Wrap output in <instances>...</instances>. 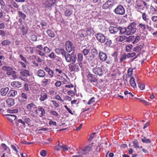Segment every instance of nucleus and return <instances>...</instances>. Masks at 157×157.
Instances as JSON below:
<instances>
[{
    "label": "nucleus",
    "mask_w": 157,
    "mask_h": 157,
    "mask_svg": "<svg viewBox=\"0 0 157 157\" xmlns=\"http://www.w3.org/2000/svg\"><path fill=\"white\" fill-rule=\"evenodd\" d=\"M78 36L81 37H84L86 36V32L83 29H81L78 31Z\"/></svg>",
    "instance_id": "obj_30"
},
{
    "label": "nucleus",
    "mask_w": 157,
    "mask_h": 157,
    "mask_svg": "<svg viewBox=\"0 0 157 157\" xmlns=\"http://www.w3.org/2000/svg\"><path fill=\"white\" fill-rule=\"evenodd\" d=\"M151 20H152L153 24L157 23V16L154 15L151 17Z\"/></svg>",
    "instance_id": "obj_48"
},
{
    "label": "nucleus",
    "mask_w": 157,
    "mask_h": 157,
    "mask_svg": "<svg viewBox=\"0 0 157 157\" xmlns=\"http://www.w3.org/2000/svg\"><path fill=\"white\" fill-rule=\"evenodd\" d=\"M21 123L23 125L25 126V122L24 120H22L21 119H19L17 121H16V124L17 126H19V123Z\"/></svg>",
    "instance_id": "obj_41"
},
{
    "label": "nucleus",
    "mask_w": 157,
    "mask_h": 157,
    "mask_svg": "<svg viewBox=\"0 0 157 157\" xmlns=\"http://www.w3.org/2000/svg\"><path fill=\"white\" fill-rule=\"evenodd\" d=\"M134 39L135 36H129L128 37H126V40L127 42L133 41Z\"/></svg>",
    "instance_id": "obj_44"
},
{
    "label": "nucleus",
    "mask_w": 157,
    "mask_h": 157,
    "mask_svg": "<svg viewBox=\"0 0 157 157\" xmlns=\"http://www.w3.org/2000/svg\"><path fill=\"white\" fill-rule=\"evenodd\" d=\"M86 35H90L92 33V29L90 28H86Z\"/></svg>",
    "instance_id": "obj_59"
},
{
    "label": "nucleus",
    "mask_w": 157,
    "mask_h": 157,
    "mask_svg": "<svg viewBox=\"0 0 157 157\" xmlns=\"http://www.w3.org/2000/svg\"><path fill=\"white\" fill-rule=\"evenodd\" d=\"M126 39V36H119L117 38V40L120 41L122 42L124 41L125 39Z\"/></svg>",
    "instance_id": "obj_42"
},
{
    "label": "nucleus",
    "mask_w": 157,
    "mask_h": 157,
    "mask_svg": "<svg viewBox=\"0 0 157 157\" xmlns=\"http://www.w3.org/2000/svg\"><path fill=\"white\" fill-rule=\"evenodd\" d=\"M133 69L132 68H129L128 70V76H130L132 74Z\"/></svg>",
    "instance_id": "obj_63"
},
{
    "label": "nucleus",
    "mask_w": 157,
    "mask_h": 157,
    "mask_svg": "<svg viewBox=\"0 0 157 157\" xmlns=\"http://www.w3.org/2000/svg\"><path fill=\"white\" fill-rule=\"evenodd\" d=\"M133 47L132 44H129L126 46V51L127 52H129L131 51V49Z\"/></svg>",
    "instance_id": "obj_50"
},
{
    "label": "nucleus",
    "mask_w": 157,
    "mask_h": 157,
    "mask_svg": "<svg viewBox=\"0 0 157 157\" xmlns=\"http://www.w3.org/2000/svg\"><path fill=\"white\" fill-rule=\"evenodd\" d=\"M38 111L36 112L37 113H39V116L40 117H42L44 116V115L45 114V110L43 107L40 106H38Z\"/></svg>",
    "instance_id": "obj_14"
},
{
    "label": "nucleus",
    "mask_w": 157,
    "mask_h": 157,
    "mask_svg": "<svg viewBox=\"0 0 157 157\" xmlns=\"http://www.w3.org/2000/svg\"><path fill=\"white\" fill-rule=\"evenodd\" d=\"M51 79L44 78L43 79L41 82V85L44 86H46L47 85L50 83Z\"/></svg>",
    "instance_id": "obj_20"
},
{
    "label": "nucleus",
    "mask_w": 157,
    "mask_h": 157,
    "mask_svg": "<svg viewBox=\"0 0 157 157\" xmlns=\"http://www.w3.org/2000/svg\"><path fill=\"white\" fill-rule=\"evenodd\" d=\"M143 48V46L142 45H140L136 46L133 48V51L136 52H140Z\"/></svg>",
    "instance_id": "obj_33"
},
{
    "label": "nucleus",
    "mask_w": 157,
    "mask_h": 157,
    "mask_svg": "<svg viewBox=\"0 0 157 157\" xmlns=\"http://www.w3.org/2000/svg\"><path fill=\"white\" fill-rule=\"evenodd\" d=\"M99 56L100 59L103 62L105 61L107 57V55L102 51H100L99 52Z\"/></svg>",
    "instance_id": "obj_13"
},
{
    "label": "nucleus",
    "mask_w": 157,
    "mask_h": 157,
    "mask_svg": "<svg viewBox=\"0 0 157 157\" xmlns=\"http://www.w3.org/2000/svg\"><path fill=\"white\" fill-rule=\"evenodd\" d=\"M66 48L68 52H70L71 51H74L75 47L72 43L69 41H67L65 43Z\"/></svg>",
    "instance_id": "obj_5"
},
{
    "label": "nucleus",
    "mask_w": 157,
    "mask_h": 157,
    "mask_svg": "<svg viewBox=\"0 0 157 157\" xmlns=\"http://www.w3.org/2000/svg\"><path fill=\"white\" fill-rule=\"evenodd\" d=\"M37 75L41 78H43L45 76V73L44 71L41 69H40L37 72Z\"/></svg>",
    "instance_id": "obj_26"
},
{
    "label": "nucleus",
    "mask_w": 157,
    "mask_h": 157,
    "mask_svg": "<svg viewBox=\"0 0 157 157\" xmlns=\"http://www.w3.org/2000/svg\"><path fill=\"white\" fill-rule=\"evenodd\" d=\"M149 5L145 1L142 0H137L136 1L135 8L137 9L138 12H141L143 11L145 7L147 9Z\"/></svg>",
    "instance_id": "obj_1"
},
{
    "label": "nucleus",
    "mask_w": 157,
    "mask_h": 157,
    "mask_svg": "<svg viewBox=\"0 0 157 157\" xmlns=\"http://www.w3.org/2000/svg\"><path fill=\"white\" fill-rule=\"evenodd\" d=\"M48 98V95L46 93L42 92L40 94V98L39 100L40 101H43Z\"/></svg>",
    "instance_id": "obj_19"
},
{
    "label": "nucleus",
    "mask_w": 157,
    "mask_h": 157,
    "mask_svg": "<svg viewBox=\"0 0 157 157\" xmlns=\"http://www.w3.org/2000/svg\"><path fill=\"white\" fill-rule=\"evenodd\" d=\"M95 98L94 97H93L91 98L87 102V104L89 105L94 103L95 102Z\"/></svg>",
    "instance_id": "obj_54"
},
{
    "label": "nucleus",
    "mask_w": 157,
    "mask_h": 157,
    "mask_svg": "<svg viewBox=\"0 0 157 157\" xmlns=\"http://www.w3.org/2000/svg\"><path fill=\"white\" fill-rule=\"evenodd\" d=\"M21 96L22 98L23 99V100H20L19 99V101L20 102H21L22 103H23V102H25L26 101L27 99H28V96L27 95V94L24 93H22L21 94Z\"/></svg>",
    "instance_id": "obj_31"
},
{
    "label": "nucleus",
    "mask_w": 157,
    "mask_h": 157,
    "mask_svg": "<svg viewBox=\"0 0 157 157\" xmlns=\"http://www.w3.org/2000/svg\"><path fill=\"white\" fill-rule=\"evenodd\" d=\"M2 44L4 46L8 45L10 44V42L8 40H5L2 42Z\"/></svg>",
    "instance_id": "obj_47"
},
{
    "label": "nucleus",
    "mask_w": 157,
    "mask_h": 157,
    "mask_svg": "<svg viewBox=\"0 0 157 157\" xmlns=\"http://www.w3.org/2000/svg\"><path fill=\"white\" fill-rule=\"evenodd\" d=\"M2 69L4 71H7L6 74L8 75L13 71V69L12 67H10L7 66H3L2 67Z\"/></svg>",
    "instance_id": "obj_18"
},
{
    "label": "nucleus",
    "mask_w": 157,
    "mask_h": 157,
    "mask_svg": "<svg viewBox=\"0 0 157 157\" xmlns=\"http://www.w3.org/2000/svg\"><path fill=\"white\" fill-rule=\"evenodd\" d=\"M137 0H125L126 2L129 5H133Z\"/></svg>",
    "instance_id": "obj_53"
},
{
    "label": "nucleus",
    "mask_w": 157,
    "mask_h": 157,
    "mask_svg": "<svg viewBox=\"0 0 157 157\" xmlns=\"http://www.w3.org/2000/svg\"><path fill=\"white\" fill-rule=\"evenodd\" d=\"M43 51L45 53H49L51 52V49L47 47H45L43 48Z\"/></svg>",
    "instance_id": "obj_56"
},
{
    "label": "nucleus",
    "mask_w": 157,
    "mask_h": 157,
    "mask_svg": "<svg viewBox=\"0 0 157 157\" xmlns=\"http://www.w3.org/2000/svg\"><path fill=\"white\" fill-rule=\"evenodd\" d=\"M18 13L20 17H21V18H23L24 20L25 19V17H26V15L25 14L20 11H18Z\"/></svg>",
    "instance_id": "obj_46"
},
{
    "label": "nucleus",
    "mask_w": 157,
    "mask_h": 157,
    "mask_svg": "<svg viewBox=\"0 0 157 157\" xmlns=\"http://www.w3.org/2000/svg\"><path fill=\"white\" fill-rule=\"evenodd\" d=\"M6 102L9 106H11L14 105V100L12 98H8L6 100Z\"/></svg>",
    "instance_id": "obj_29"
},
{
    "label": "nucleus",
    "mask_w": 157,
    "mask_h": 157,
    "mask_svg": "<svg viewBox=\"0 0 157 157\" xmlns=\"http://www.w3.org/2000/svg\"><path fill=\"white\" fill-rule=\"evenodd\" d=\"M113 0H108L103 4V7L105 9L111 7L113 6Z\"/></svg>",
    "instance_id": "obj_11"
},
{
    "label": "nucleus",
    "mask_w": 157,
    "mask_h": 157,
    "mask_svg": "<svg viewBox=\"0 0 157 157\" xmlns=\"http://www.w3.org/2000/svg\"><path fill=\"white\" fill-rule=\"evenodd\" d=\"M21 75L23 77H27L30 76V73L29 71L27 70L22 69L21 71Z\"/></svg>",
    "instance_id": "obj_22"
},
{
    "label": "nucleus",
    "mask_w": 157,
    "mask_h": 157,
    "mask_svg": "<svg viewBox=\"0 0 157 157\" xmlns=\"http://www.w3.org/2000/svg\"><path fill=\"white\" fill-rule=\"evenodd\" d=\"M141 141L143 143L146 144L151 143V140L147 138L145 136L143 138L141 139Z\"/></svg>",
    "instance_id": "obj_40"
},
{
    "label": "nucleus",
    "mask_w": 157,
    "mask_h": 157,
    "mask_svg": "<svg viewBox=\"0 0 157 157\" xmlns=\"http://www.w3.org/2000/svg\"><path fill=\"white\" fill-rule=\"evenodd\" d=\"M0 4L1 6V8L3 10L5 8V4L4 2L2 0H0Z\"/></svg>",
    "instance_id": "obj_57"
},
{
    "label": "nucleus",
    "mask_w": 157,
    "mask_h": 157,
    "mask_svg": "<svg viewBox=\"0 0 157 157\" xmlns=\"http://www.w3.org/2000/svg\"><path fill=\"white\" fill-rule=\"evenodd\" d=\"M6 116H7V118L8 119L12 122L13 124H14L13 122L17 118L16 115L13 114H7Z\"/></svg>",
    "instance_id": "obj_23"
},
{
    "label": "nucleus",
    "mask_w": 157,
    "mask_h": 157,
    "mask_svg": "<svg viewBox=\"0 0 157 157\" xmlns=\"http://www.w3.org/2000/svg\"><path fill=\"white\" fill-rule=\"evenodd\" d=\"M62 146H61L59 143H58V144L56 146H55V149L57 150V151H59L60 150V149L62 148Z\"/></svg>",
    "instance_id": "obj_64"
},
{
    "label": "nucleus",
    "mask_w": 157,
    "mask_h": 157,
    "mask_svg": "<svg viewBox=\"0 0 157 157\" xmlns=\"http://www.w3.org/2000/svg\"><path fill=\"white\" fill-rule=\"evenodd\" d=\"M130 84L134 88H136V85L135 82V79L133 77H131L130 80Z\"/></svg>",
    "instance_id": "obj_32"
},
{
    "label": "nucleus",
    "mask_w": 157,
    "mask_h": 157,
    "mask_svg": "<svg viewBox=\"0 0 157 157\" xmlns=\"http://www.w3.org/2000/svg\"><path fill=\"white\" fill-rule=\"evenodd\" d=\"M126 56H127V55L126 53H124L122 55L120 59V61L121 63H122L124 60L126 59Z\"/></svg>",
    "instance_id": "obj_49"
},
{
    "label": "nucleus",
    "mask_w": 157,
    "mask_h": 157,
    "mask_svg": "<svg viewBox=\"0 0 157 157\" xmlns=\"http://www.w3.org/2000/svg\"><path fill=\"white\" fill-rule=\"evenodd\" d=\"M89 52L90 51L89 49H84L82 51V53L83 54L84 56L86 57V56H87V55L88 54V55Z\"/></svg>",
    "instance_id": "obj_51"
},
{
    "label": "nucleus",
    "mask_w": 157,
    "mask_h": 157,
    "mask_svg": "<svg viewBox=\"0 0 157 157\" xmlns=\"http://www.w3.org/2000/svg\"><path fill=\"white\" fill-rule=\"evenodd\" d=\"M140 40V37L139 36H137L136 37L135 36V39L133 40L132 43L133 44H135L137 43L139 40Z\"/></svg>",
    "instance_id": "obj_43"
},
{
    "label": "nucleus",
    "mask_w": 157,
    "mask_h": 157,
    "mask_svg": "<svg viewBox=\"0 0 157 157\" xmlns=\"http://www.w3.org/2000/svg\"><path fill=\"white\" fill-rule=\"evenodd\" d=\"M36 60L38 62H42L44 60V58L43 57H37Z\"/></svg>",
    "instance_id": "obj_55"
},
{
    "label": "nucleus",
    "mask_w": 157,
    "mask_h": 157,
    "mask_svg": "<svg viewBox=\"0 0 157 157\" xmlns=\"http://www.w3.org/2000/svg\"><path fill=\"white\" fill-rule=\"evenodd\" d=\"M20 29L23 35H25L27 34L28 30L26 28L22 26L20 28Z\"/></svg>",
    "instance_id": "obj_39"
},
{
    "label": "nucleus",
    "mask_w": 157,
    "mask_h": 157,
    "mask_svg": "<svg viewBox=\"0 0 157 157\" xmlns=\"http://www.w3.org/2000/svg\"><path fill=\"white\" fill-rule=\"evenodd\" d=\"M23 120L25 122V123L28 124V123L30 122V120L29 118L27 117H25L23 118Z\"/></svg>",
    "instance_id": "obj_52"
},
{
    "label": "nucleus",
    "mask_w": 157,
    "mask_h": 157,
    "mask_svg": "<svg viewBox=\"0 0 157 157\" xmlns=\"http://www.w3.org/2000/svg\"><path fill=\"white\" fill-rule=\"evenodd\" d=\"M93 146V143H92L85 147L82 150V155L86 154L89 151H92L94 148Z\"/></svg>",
    "instance_id": "obj_8"
},
{
    "label": "nucleus",
    "mask_w": 157,
    "mask_h": 157,
    "mask_svg": "<svg viewBox=\"0 0 157 157\" xmlns=\"http://www.w3.org/2000/svg\"><path fill=\"white\" fill-rule=\"evenodd\" d=\"M83 59V56L82 54L79 53L78 55V62L79 67L82 68L83 67L82 64V61Z\"/></svg>",
    "instance_id": "obj_16"
},
{
    "label": "nucleus",
    "mask_w": 157,
    "mask_h": 157,
    "mask_svg": "<svg viewBox=\"0 0 157 157\" xmlns=\"http://www.w3.org/2000/svg\"><path fill=\"white\" fill-rule=\"evenodd\" d=\"M93 72L95 74L101 76L103 74L102 70L101 67H96L94 68L93 69Z\"/></svg>",
    "instance_id": "obj_10"
},
{
    "label": "nucleus",
    "mask_w": 157,
    "mask_h": 157,
    "mask_svg": "<svg viewBox=\"0 0 157 157\" xmlns=\"http://www.w3.org/2000/svg\"><path fill=\"white\" fill-rule=\"evenodd\" d=\"M145 24L142 23H139L137 26V27L139 28L140 30L142 31L143 32H144L145 29Z\"/></svg>",
    "instance_id": "obj_34"
},
{
    "label": "nucleus",
    "mask_w": 157,
    "mask_h": 157,
    "mask_svg": "<svg viewBox=\"0 0 157 157\" xmlns=\"http://www.w3.org/2000/svg\"><path fill=\"white\" fill-rule=\"evenodd\" d=\"M114 12L116 14L122 15L125 13V10L122 5H119L114 10Z\"/></svg>",
    "instance_id": "obj_4"
},
{
    "label": "nucleus",
    "mask_w": 157,
    "mask_h": 157,
    "mask_svg": "<svg viewBox=\"0 0 157 157\" xmlns=\"http://www.w3.org/2000/svg\"><path fill=\"white\" fill-rule=\"evenodd\" d=\"M73 10L71 9L68 8L64 11V14L66 16L69 17L71 16L73 13Z\"/></svg>",
    "instance_id": "obj_25"
},
{
    "label": "nucleus",
    "mask_w": 157,
    "mask_h": 157,
    "mask_svg": "<svg viewBox=\"0 0 157 157\" xmlns=\"http://www.w3.org/2000/svg\"><path fill=\"white\" fill-rule=\"evenodd\" d=\"M40 24L42 26V28L43 29H45V27L47 26V23L43 21H41Z\"/></svg>",
    "instance_id": "obj_58"
},
{
    "label": "nucleus",
    "mask_w": 157,
    "mask_h": 157,
    "mask_svg": "<svg viewBox=\"0 0 157 157\" xmlns=\"http://www.w3.org/2000/svg\"><path fill=\"white\" fill-rule=\"evenodd\" d=\"M127 33L126 35H127L133 34L136 32V29L135 27H130L129 26L127 27Z\"/></svg>",
    "instance_id": "obj_12"
},
{
    "label": "nucleus",
    "mask_w": 157,
    "mask_h": 157,
    "mask_svg": "<svg viewBox=\"0 0 157 157\" xmlns=\"http://www.w3.org/2000/svg\"><path fill=\"white\" fill-rule=\"evenodd\" d=\"M17 94V91L13 90H10L7 96L9 97H14Z\"/></svg>",
    "instance_id": "obj_28"
},
{
    "label": "nucleus",
    "mask_w": 157,
    "mask_h": 157,
    "mask_svg": "<svg viewBox=\"0 0 157 157\" xmlns=\"http://www.w3.org/2000/svg\"><path fill=\"white\" fill-rule=\"evenodd\" d=\"M98 55V51L95 48H92L89 52L87 56H86V59L89 61L93 60L94 58L96 57Z\"/></svg>",
    "instance_id": "obj_3"
},
{
    "label": "nucleus",
    "mask_w": 157,
    "mask_h": 157,
    "mask_svg": "<svg viewBox=\"0 0 157 157\" xmlns=\"http://www.w3.org/2000/svg\"><path fill=\"white\" fill-rule=\"evenodd\" d=\"M118 31H120V34H122L125 33L127 34V29L124 27H118Z\"/></svg>",
    "instance_id": "obj_27"
},
{
    "label": "nucleus",
    "mask_w": 157,
    "mask_h": 157,
    "mask_svg": "<svg viewBox=\"0 0 157 157\" xmlns=\"http://www.w3.org/2000/svg\"><path fill=\"white\" fill-rule=\"evenodd\" d=\"M78 63H72L68 65L70 71L71 72H77L79 70Z\"/></svg>",
    "instance_id": "obj_6"
},
{
    "label": "nucleus",
    "mask_w": 157,
    "mask_h": 157,
    "mask_svg": "<svg viewBox=\"0 0 157 157\" xmlns=\"http://www.w3.org/2000/svg\"><path fill=\"white\" fill-rule=\"evenodd\" d=\"M9 88L7 87L2 88L0 90L1 94L3 96H5L9 90Z\"/></svg>",
    "instance_id": "obj_24"
},
{
    "label": "nucleus",
    "mask_w": 157,
    "mask_h": 157,
    "mask_svg": "<svg viewBox=\"0 0 157 157\" xmlns=\"http://www.w3.org/2000/svg\"><path fill=\"white\" fill-rule=\"evenodd\" d=\"M36 108V106L33 102H31L28 104L26 106V108L27 109L29 110L32 108L35 109Z\"/></svg>",
    "instance_id": "obj_35"
},
{
    "label": "nucleus",
    "mask_w": 157,
    "mask_h": 157,
    "mask_svg": "<svg viewBox=\"0 0 157 157\" xmlns=\"http://www.w3.org/2000/svg\"><path fill=\"white\" fill-rule=\"evenodd\" d=\"M56 2V0H48L46 2V7L49 8Z\"/></svg>",
    "instance_id": "obj_15"
},
{
    "label": "nucleus",
    "mask_w": 157,
    "mask_h": 157,
    "mask_svg": "<svg viewBox=\"0 0 157 157\" xmlns=\"http://www.w3.org/2000/svg\"><path fill=\"white\" fill-rule=\"evenodd\" d=\"M136 53L135 52H133L132 53H128L127 55V57L129 58L130 57H132L136 56Z\"/></svg>",
    "instance_id": "obj_60"
},
{
    "label": "nucleus",
    "mask_w": 157,
    "mask_h": 157,
    "mask_svg": "<svg viewBox=\"0 0 157 157\" xmlns=\"http://www.w3.org/2000/svg\"><path fill=\"white\" fill-rule=\"evenodd\" d=\"M87 78L88 81L93 83L94 85L97 84V80L93 74L91 73L87 75Z\"/></svg>",
    "instance_id": "obj_7"
},
{
    "label": "nucleus",
    "mask_w": 157,
    "mask_h": 157,
    "mask_svg": "<svg viewBox=\"0 0 157 157\" xmlns=\"http://www.w3.org/2000/svg\"><path fill=\"white\" fill-rule=\"evenodd\" d=\"M109 29V31L111 34H115L118 31V27L117 26H110Z\"/></svg>",
    "instance_id": "obj_17"
},
{
    "label": "nucleus",
    "mask_w": 157,
    "mask_h": 157,
    "mask_svg": "<svg viewBox=\"0 0 157 157\" xmlns=\"http://www.w3.org/2000/svg\"><path fill=\"white\" fill-rule=\"evenodd\" d=\"M47 33L48 36L50 37L53 38L55 36V34L54 32L50 29L48 30L47 31Z\"/></svg>",
    "instance_id": "obj_38"
},
{
    "label": "nucleus",
    "mask_w": 157,
    "mask_h": 157,
    "mask_svg": "<svg viewBox=\"0 0 157 157\" xmlns=\"http://www.w3.org/2000/svg\"><path fill=\"white\" fill-rule=\"evenodd\" d=\"M17 72L16 71H13L11 73L9 74L8 76H11V77H12V78L13 79H15L16 78H17L18 77L16 75Z\"/></svg>",
    "instance_id": "obj_36"
},
{
    "label": "nucleus",
    "mask_w": 157,
    "mask_h": 157,
    "mask_svg": "<svg viewBox=\"0 0 157 157\" xmlns=\"http://www.w3.org/2000/svg\"><path fill=\"white\" fill-rule=\"evenodd\" d=\"M61 147L62 149L64 151H67L70 148V147H67L65 145H62Z\"/></svg>",
    "instance_id": "obj_62"
},
{
    "label": "nucleus",
    "mask_w": 157,
    "mask_h": 157,
    "mask_svg": "<svg viewBox=\"0 0 157 157\" xmlns=\"http://www.w3.org/2000/svg\"><path fill=\"white\" fill-rule=\"evenodd\" d=\"M107 144L106 141L104 140H102L100 141V144H98V146L101 147H103L107 145Z\"/></svg>",
    "instance_id": "obj_37"
},
{
    "label": "nucleus",
    "mask_w": 157,
    "mask_h": 157,
    "mask_svg": "<svg viewBox=\"0 0 157 157\" xmlns=\"http://www.w3.org/2000/svg\"><path fill=\"white\" fill-rule=\"evenodd\" d=\"M97 40L101 43H104L106 40L105 36L101 33H98L95 34Z\"/></svg>",
    "instance_id": "obj_9"
},
{
    "label": "nucleus",
    "mask_w": 157,
    "mask_h": 157,
    "mask_svg": "<svg viewBox=\"0 0 157 157\" xmlns=\"http://www.w3.org/2000/svg\"><path fill=\"white\" fill-rule=\"evenodd\" d=\"M137 78V82H138V85L139 86V88L141 90H143L144 89V87H145L144 85V84H141L139 81V79Z\"/></svg>",
    "instance_id": "obj_45"
},
{
    "label": "nucleus",
    "mask_w": 157,
    "mask_h": 157,
    "mask_svg": "<svg viewBox=\"0 0 157 157\" xmlns=\"http://www.w3.org/2000/svg\"><path fill=\"white\" fill-rule=\"evenodd\" d=\"M11 85L13 87L17 89L21 86V82L18 81H14L11 83Z\"/></svg>",
    "instance_id": "obj_21"
},
{
    "label": "nucleus",
    "mask_w": 157,
    "mask_h": 157,
    "mask_svg": "<svg viewBox=\"0 0 157 157\" xmlns=\"http://www.w3.org/2000/svg\"><path fill=\"white\" fill-rule=\"evenodd\" d=\"M62 55L64 56L66 61L68 62H72V63H75L76 59V57L75 55L72 54H70L65 51V50H62Z\"/></svg>",
    "instance_id": "obj_2"
},
{
    "label": "nucleus",
    "mask_w": 157,
    "mask_h": 157,
    "mask_svg": "<svg viewBox=\"0 0 157 157\" xmlns=\"http://www.w3.org/2000/svg\"><path fill=\"white\" fill-rule=\"evenodd\" d=\"M26 50L29 53L32 54L33 52V49L31 48H26Z\"/></svg>",
    "instance_id": "obj_61"
}]
</instances>
